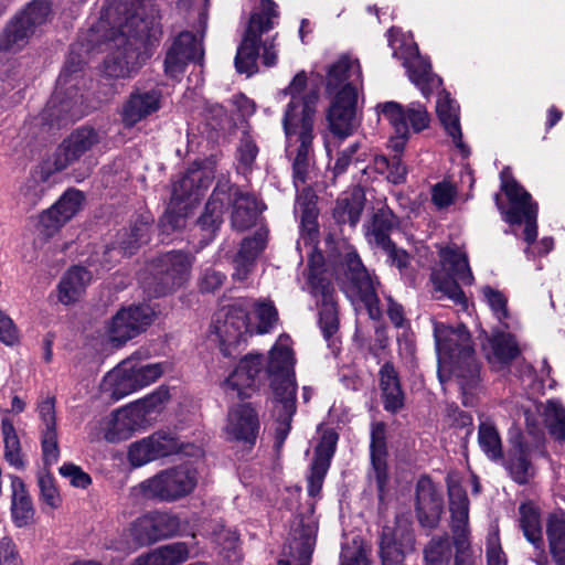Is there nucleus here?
<instances>
[{
    "instance_id": "15",
    "label": "nucleus",
    "mask_w": 565,
    "mask_h": 565,
    "mask_svg": "<svg viewBox=\"0 0 565 565\" xmlns=\"http://www.w3.org/2000/svg\"><path fill=\"white\" fill-rule=\"evenodd\" d=\"M449 510L455 545L454 565H476V557L468 540L469 501L461 484L448 478Z\"/></svg>"
},
{
    "instance_id": "63",
    "label": "nucleus",
    "mask_w": 565,
    "mask_h": 565,
    "mask_svg": "<svg viewBox=\"0 0 565 565\" xmlns=\"http://www.w3.org/2000/svg\"><path fill=\"white\" fill-rule=\"evenodd\" d=\"M258 153L256 143L248 137L241 140L238 147V163L244 171L250 170Z\"/></svg>"
},
{
    "instance_id": "61",
    "label": "nucleus",
    "mask_w": 565,
    "mask_h": 565,
    "mask_svg": "<svg viewBox=\"0 0 565 565\" xmlns=\"http://www.w3.org/2000/svg\"><path fill=\"white\" fill-rule=\"evenodd\" d=\"M62 477L70 480V483L76 488L85 489L92 483V478L79 466L74 463H64L58 469Z\"/></svg>"
},
{
    "instance_id": "4",
    "label": "nucleus",
    "mask_w": 565,
    "mask_h": 565,
    "mask_svg": "<svg viewBox=\"0 0 565 565\" xmlns=\"http://www.w3.org/2000/svg\"><path fill=\"white\" fill-rule=\"evenodd\" d=\"M295 359L289 347V338L280 337L269 352L264 375L270 379L273 388L274 416L276 417L275 447L281 448L287 438L291 419L296 413V390L294 372Z\"/></svg>"
},
{
    "instance_id": "40",
    "label": "nucleus",
    "mask_w": 565,
    "mask_h": 565,
    "mask_svg": "<svg viewBox=\"0 0 565 565\" xmlns=\"http://www.w3.org/2000/svg\"><path fill=\"white\" fill-rule=\"evenodd\" d=\"M55 172L52 162L36 167L20 186V198L25 205L34 206L46 190L50 175Z\"/></svg>"
},
{
    "instance_id": "62",
    "label": "nucleus",
    "mask_w": 565,
    "mask_h": 565,
    "mask_svg": "<svg viewBox=\"0 0 565 565\" xmlns=\"http://www.w3.org/2000/svg\"><path fill=\"white\" fill-rule=\"evenodd\" d=\"M456 193V188L451 183L446 181L437 183L431 191L433 203L438 209H445L454 202Z\"/></svg>"
},
{
    "instance_id": "17",
    "label": "nucleus",
    "mask_w": 565,
    "mask_h": 565,
    "mask_svg": "<svg viewBox=\"0 0 565 565\" xmlns=\"http://www.w3.org/2000/svg\"><path fill=\"white\" fill-rule=\"evenodd\" d=\"M344 280L342 289L347 297L355 302L360 300L372 319L381 317L375 281L363 266L355 252H348L343 260Z\"/></svg>"
},
{
    "instance_id": "43",
    "label": "nucleus",
    "mask_w": 565,
    "mask_h": 565,
    "mask_svg": "<svg viewBox=\"0 0 565 565\" xmlns=\"http://www.w3.org/2000/svg\"><path fill=\"white\" fill-rule=\"evenodd\" d=\"M396 220L390 209H380L372 218L366 231L370 244L377 248L387 247L391 244L390 233L395 227Z\"/></svg>"
},
{
    "instance_id": "57",
    "label": "nucleus",
    "mask_w": 565,
    "mask_h": 565,
    "mask_svg": "<svg viewBox=\"0 0 565 565\" xmlns=\"http://www.w3.org/2000/svg\"><path fill=\"white\" fill-rule=\"evenodd\" d=\"M482 296L493 312L494 317L501 322L504 327L509 328V323L505 322L510 318V313L508 310V299L507 297L499 290L493 289L490 286H484L481 289Z\"/></svg>"
},
{
    "instance_id": "39",
    "label": "nucleus",
    "mask_w": 565,
    "mask_h": 565,
    "mask_svg": "<svg viewBox=\"0 0 565 565\" xmlns=\"http://www.w3.org/2000/svg\"><path fill=\"white\" fill-rule=\"evenodd\" d=\"M436 113L445 130L452 138L455 145L463 151L465 145L461 140L459 106L456 100L451 99L450 95L445 90L438 94Z\"/></svg>"
},
{
    "instance_id": "8",
    "label": "nucleus",
    "mask_w": 565,
    "mask_h": 565,
    "mask_svg": "<svg viewBox=\"0 0 565 565\" xmlns=\"http://www.w3.org/2000/svg\"><path fill=\"white\" fill-rule=\"evenodd\" d=\"M198 486V471L189 463L160 470L134 488L136 495L159 502H177L192 494Z\"/></svg>"
},
{
    "instance_id": "14",
    "label": "nucleus",
    "mask_w": 565,
    "mask_h": 565,
    "mask_svg": "<svg viewBox=\"0 0 565 565\" xmlns=\"http://www.w3.org/2000/svg\"><path fill=\"white\" fill-rule=\"evenodd\" d=\"M180 522L175 515L163 512H151L138 518L130 526L129 532L134 542L111 541L107 547L129 554L138 546L154 543L161 539L177 533Z\"/></svg>"
},
{
    "instance_id": "54",
    "label": "nucleus",
    "mask_w": 565,
    "mask_h": 565,
    "mask_svg": "<svg viewBox=\"0 0 565 565\" xmlns=\"http://www.w3.org/2000/svg\"><path fill=\"white\" fill-rule=\"evenodd\" d=\"M544 420L552 436L565 440V408L555 401H548L544 408Z\"/></svg>"
},
{
    "instance_id": "60",
    "label": "nucleus",
    "mask_w": 565,
    "mask_h": 565,
    "mask_svg": "<svg viewBox=\"0 0 565 565\" xmlns=\"http://www.w3.org/2000/svg\"><path fill=\"white\" fill-rule=\"evenodd\" d=\"M66 222L61 221V216L51 207L40 215L38 231L39 234L47 239L53 236Z\"/></svg>"
},
{
    "instance_id": "22",
    "label": "nucleus",
    "mask_w": 565,
    "mask_h": 565,
    "mask_svg": "<svg viewBox=\"0 0 565 565\" xmlns=\"http://www.w3.org/2000/svg\"><path fill=\"white\" fill-rule=\"evenodd\" d=\"M181 443L171 433L158 430L130 444L127 452L132 467H142L149 462L178 454Z\"/></svg>"
},
{
    "instance_id": "30",
    "label": "nucleus",
    "mask_w": 565,
    "mask_h": 565,
    "mask_svg": "<svg viewBox=\"0 0 565 565\" xmlns=\"http://www.w3.org/2000/svg\"><path fill=\"white\" fill-rule=\"evenodd\" d=\"M362 87V71L356 58L348 55L341 56L334 62L327 75V89L329 93L350 90L358 94Z\"/></svg>"
},
{
    "instance_id": "32",
    "label": "nucleus",
    "mask_w": 565,
    "mask_h": 565,
    "mask_svg": "<svg viewBox=\"0 0 565 565\" xmlns=\"http://www.w3.org/2000/svg\"><path fill=\"white\" fill-rule=\"evenodd\" d=\"M337 440L338 436L335 433L326 431L316 448L310 475L308 477V492L310 495H316L321 490L323 479L330 466V460L335 450Z\"/></svg>"
},
{
    "instance_id": "64",
    "label": "nucleus",
    "mask_w": 565,
    "mask_h": 565,
    "mask_svg": "<svg viewBox=\"0 0 565 565\" xmlns=\"http://www.w3.org/2000/svg\"><path fill=\"white\" fill-rule=\"evenodd\" d=\"M341 565H370V563L364 548L354 544L342 548Z\"/></svg>"
},
{
    "instance_id": "52",
    "label": "nucleus",
    "mask_w": 565,
    "mask_h": 565,
    "mask_svg": "<svg viewBox=\"0 0 565 565\" xmlns=\"http://www.w3.org/2000/svg\"><path fill=\"white\" fill-rule=\"evenodd\" d=\"M440 497L433 481L427 477L420 478L416 486L417 511H437L440 507Z\"/></svg>"
},
{
    "instance_id": "37",
    "label": "nucleus",
    "mask_w": 565,
    "mask_h": 565,
    "mask_svg": "<svg viewBox=\"0 0 565 565\" xmlns=\"http://www.w3.org/2000/svg\"><path fill=\"white\" fill-rule=\"evenodd\" d=\"M414 51L415 54L405 60L404 66L407 68L409 79L427 97L441 85V79L431 72L429 62L417 53L416 47Z\"/></svg>"
},
{
    "instance_id": "46",
    "label": "nucleus",
    "mask_w": 565,
    "mask_h": 565,
    "mask_svg": "<svg viewBox=\"0 0 565 565\" xmlns=\"http://www.w3.org/2000/svg\"><path fill=\"white\" fill-rule=\"evenodd\" d=\"M334 290L323 286L321 289L320 327L327 340H330L338 331L339 322L335 308Z\"/></svg>"
},
{
    "instance_id": "41",
    "label": "nucleus",
    "mask_w": 565,
    "mask_h": 565,
    "mask_svg": "<svg viewBox=\"0 0 565 565\" xmlns=\"http://www.w3.org/2000/svg\"><path fill=\"white\" fill-rule=\"evenodd\" d=\"M386 427L384 423L377 422L371 429V460L380 491L383 490L386 480Z\"/></svg>"
},
{
    "instance_id": "12",
    "label": "nucleus",
    "mask_w": 565,
    "mask_h": 565,
    "mask_svg": "<svg viewBox=\"0 0 565 565\" xmlns=\"http://www.w3.org/2000/svg\"><path fill=\"white\" fill-rule=\"evenodd\" d=\"M249 308V300L238 299L215 315L212 334L218 340L225 356L231 355L232 348L246 341V337L254 333V327L248 322Z\"/></svg>"
},
{
    "instance_id": "44",
    "label": "nucleus",
    "mask_w": 565,
    "mask_h": 565,
    "mask_svg": "<svg viewBox=\"0 0 565 565\" xmlns=\"http://www.w3.org/2000/svg\"><path fill=\"white\" fill-rule=\"evenodd\" d=\"M134 379L137 391L154 383L167 370L164 363H145L138 356L131 355L125 360Z\"/></svg>"
},
{
    "instance_id": "21",
    "label": "nucleus",
    "mask_w": 565,
    "mask_h": 565,
    "mask_svg": "<svg viewBox=\"0 0 565 565\" xmlns=\"http://www.w3.org/2000/svg\"><path fill=\"white\" fill-rule=\"evenodd\" d=\"M81 68L79 62L68 61L64 70L57 78V87L50 99L45 113L53 120H76L83 116V113L77 108L78 96L77 94L66 96L67 87H73V83L77 82L78 71Z\"/></svg>"
},
{
    "instance_id": "35",
    "label": "nucleus",
    "mask_w": 565,
    "mask_h": 565,
    "mask_svg": "<svg viewBox=\"0 0 565 565\" xmlns=\"http://www.w3.org/2000/svg\"><path fill=\"white\" fill-rule=\"evenodd\" d=\"M127 365L124 360L106 373L100 383V392L105 398L117 402L137 392V387Z\"/></svg>"
},
{
    "instance_id": "13",
    "label": "nucleus",
    "mask_w": 565,
    "mask_h": 565,
    "mask_svg": "<svg viewBox=\"0 0 565 565\" xmlns=\"http://www.w3.org/2000/svg\"><path fill=\"white\" fill-rule=\"evenodd\" d=\"M277 18L275 3L271 0H262L258 10L252 14L244 39L237 49L235 66L239 73L252 75L256 72L259 39L274 26Z\"/></svg>"
},
{
    "instance_id": "2",
    "label": "nucleus",
    "mask_w": 565,
    "mask_h": 565,
    "mask_svg": "<svg viewBox=\"0 0 565 565\" xmlns=\"http://www.w3.org/2000/svg\"><path fill=\"white\" fill-rule=\"evenodd\" d=\"M106 12L107 20L114 19L115 25L106 36L105 45L110 54L105 60V73L109 77L125 78L131 76L141 64L143 49L151 38H156L158 25L153 18L145 19L143 7L138 6L134 12L116 10Z\"/></svg>"
},
{
    "instance_id": "48",
    "label": "nucleus",
    "mask_w": 565,
    "mask_h": 565,
    "mask_svg": "<svg viewBox=\"0 0 565 565\" xmlns=\"http://www.w3.org/2000/svg\"><path fill=\"white\" fill-rule=\"evenodd\" d=\"M546 534L555 561L565 565V519L562 515L552 514L547 520Z\"/></svg>"
},
{
    "instance_id": "50",
    "label": "nucleus",
    "mask_w": 565,
    "mask_h": 565,
    "mask_svg": "<svg viewBox=\"0 0 565 565\" xmlns=\"http://www.w3.org/2000/svg\"><path fill=\"white\" fill-rule=\"evenodd\" d=\"M520 524L526 540L534 546L540 547L543 540L537 509L532 504H522L520 507Z\"/></svg>"
},
{
    "instance_id": "27",
    "label": "nucleus",
    "mask_w": 565,
    "mask_h": 565,
    "mask_svg": "<svg viewBox=\"0 0 565 565\" xmlns=\"http://www.w3.org/2000/svg\"><path fill=\"white\" fill-rule=\"evenodd\" d=\"M318 523L312 515L301 518L294 530L288 544L287 559H280L277 565H309L316 545Z\"/></svg>"
},
{
    "instance_id": "55",
    "label": "nucleus",
    "mask_w": 565,
    "mask_h": 565,
    "mask_svg": "<svg viewBox=\"0 0 565 565\" xmlns=\"http://www.w3.org/2000/svg\"><path fill=\"white\" fill-rule=\"evenodd\" d=\"M450 543L446 536L434 537L424 550L425 565H448L450 559Z\"/></svg>"
},
{
    "instance_id": "56",
    "label": "nucleus",
    "mask_w": 565,
    "mask_h": 565,
    "mask_svg": "<svg viewBox=\"0 0 565 565\" xmlns=\"http://www.w3.org/2000/svg\"><path fill=\"white\" fill-rule=\"evenodd\" d=\"M255 308V313L258 319V323L254 327L256 333H267L278 321V312L274 303L269 300H259L257 302H250V307Z\"/></svg>"
},
{
    "instance_id": "9",
    "label": "nucleus",
    "mask_w": 565,
    "mask_h": 565,
    "mask_svg": "<svg viewBox=\"0 0 565 565\" xmlns=\"http://www.w3.org/2000/svg\"><path fill=\"white\" fill-rule=\"evenodd\" d=\"M458 281L471 285L473 276L465 253L444 248L440 250V268L431 273V282L438 298H447L456 305L466 306V297Z\"/></svg>"
},
{
    "instance_id": "5",
    "label": "nucleus",
    "mask_w": 565,
    "mask_h": 565,
    "mask_svg": "<svg viewBox=\"0 0 565 565\" xmlns=\"http://www.w3.org/2000/svg\"><path fill=\"white\" fill-rule=\"evenodd\" d=\"M214 180L211 166H193L172 186V195L168 209L160 220V227L170 234L185 225L189 213L204 196Z\"/></svg>"
},
{
    "instance_id": "58",
    "label": "nucleus",
    "mask_w": 565,
    "mask_h": 565,
    "mask_svg": "<svg viewBox=\"0 0 565 565\" xmlns=\"http://www.w3.org/2000/svg\"><path fill=\"white\" fill-rule=\"evenodd\" d=\"M82 203V193L70 190L51 209L61 216V221L67 222L81 210Z\"/></svg>"
},
{
    "instance_id": "34",
    "label": "nucleus",
    "mask_w": 565,
    "mask_h": 565,
    "mask_svg": "<svg viewBox=\"0 0 565 565\" xmlns=\"http://www.w3.org/2000/svg\"><path fill=\"white\" fill-rule=\"evenodd\" d=\"M488 362L494 369H501L519 355V345L511 333L494 331L482 344Z\"/></svg>"
},
{
    "instance_id": "28",
    "label": "nucleus",
    "mask_w": 565,
    "mask_h": 565,
    "mask_svg": "<svg viewBox=\"0 0 565 565\" xmlns=\"http://www.w3.org/2000/svg\"><path fill=\"white\" fill-rule=\"evenodd\" d=\"M162 106L160 89H135L124 102L120 118L125 127H134L138 122L156 114Z\"/></svg>"
},
{
    "instance_id": "38",
    "label": "nucleus",
    "mask_w": 565,
    "mask_h": 565,
    "mask_svg": "<svg viewBox=\"0 0 565 565\" xmlns=\"http://www.w3.org/2000/svg\"><path fill=\"white\" fill-rule=\"evenodd\" d=\"M11 488V513L13 523L18 527L32 524L34 522L35 509L24 482L21 478L14 477L12 478Z\"/></svg>"
},
{
    "instance_id": "26",
    "label": "nucleus",
    "mask_w": 565,
    "mask_h": 565,
    "mask_svg": "<svg viewBox=\"0 0 565 565\" xmlns=\"http://www.w3.org/2000/svg\"><path fill=\"white\" fill-rule=\"evenodd\" d=\"M203 58L202 40L191 32L180 33L167 52L164 60L166 74L179 78L189 62H200Z\"/></svg>"
},
{
    "instance_id": "1",
    "label": "nucleus",
    "mask_w": 565,
    "mask_h": 565,
    "mask_svg": "<svg viewBox=\"0 0 565 565\" xmlns=\"http://www.w3.org/2000/svg\"><path fill=\"white\" fill-rule=\"evenodd\" d=\"M307 76L298 73L290 85L281 92L290 95L282 125L287 138V150L295 153L292 161L294 184L297 190L305 186L313 169V124L318 95L306 93Z\"/></svg>"
},
{
    "instance_id": "23",
    "label": "nucleus",
    "mask_w": 565,
    "mask_h": 565,
    "mask_svg": "<svg viewBox=\"0 0 565 565\" xmlns=\"http://www.w3.org/2000/svg\"><path fill=\"white\" fill-rule=\"evenodd\" d=\"M415 539L407 520L397 519L393 526L383 527L380 537L382 565H405V554L414 551Z\"/></svg>"
},
{
    "instance_id": "6",
    "label": "nucleus",
    "mask_w": 565,
    "mask_h": 565,
    "mask_svg": "<svg viewBox=\"0 0 565 565\" xmlns=\"http://www.w3.org/2000/svg\"><path fill=\"white\" fill-rule=\"evenodd\" d=\"M159 403V396L150 395L111 412L98 422L89 424L90 439H105L108 443L129 439L135 433L150 425L151 415Z\"/></svg>"
},
{
    "instance_id": "47",
    "label": "nucleus",
    "mask_w": 565,
    "mask_h": 565,
    "mask_svg": "<svg viewBox=\"0 0 565 565\" xmlns=\"http://www.w3.org/2000/svg\"><path fill=\"white\" fill-rule=\"evenodd\" d=\"M1 430L4 444V458L10 466L17 469L24 468V460L19 436L12 422L4 417L1 420Z\"/></svg>"
},
{
    "instance_id": "49",
    "label": "nucleus",
    "mask_w": 565,
    "mask_h": 565,
    "mask_svg": "<svg viewBox=\"0 0 565 565\" xmlns=\"http://www.w3.org/2000/svg\"><path fill=\"white\" fill-rule=\"evenodd\" d=\"M478 443L488 458L495 460L502 457V443L497 427L490 420L479 425Z\"/></svg>"
},
{
    "instance_id": "45",
    "label": "nucleus",
    "mask_w": 565,
    "mask_h": 565,
    "mask_svg": "<svg viewBox=\"0 0 565 565\" xmlns=\"http://www.w3.org/2000/svg\"><path fill=\"white\" fill-rule=\"evenodd\" d=\"M363 211V194L355 190L350 196L340 198L333 210V215L339 223H349L351 226L360 221Z\"/></svg>"
},
{
    "instance_id": "16",
    "label": "nucleus",
    "mask_w": 565,
    "mask_h": 565,
    "mask_svg": "<svg viewBox=\"0 0 565 565\" xmlns=\"http://www.w3.org/2000/svg\"><path fill=\"white\" fill-rule=\"evenodd\" d=\"M376 110L395 130L396 136L391 138V148L395 152H401L404 149L409 136V128L419 132L426 129L430 121L425 106L419 103H411L405 109L396 102H385L379 104Z\"/></svg>"
},
{
    "instance_id": "25",
    "label": "nucleus",
    "mask_w": 565,
    "mask_h": 565,
    "mask_svg": "<svg viewBox=\"0 0 565 565\" xmlns=\"http://www.w3.org/2000/svg\"><path fill=\"white\" fill-rule=\"evenodd\" d=\"M153 316V310L147 305L122 308L110 323V340L118 344L127 342L150 326Z\"/></svg>"
},
{
    "instance_id": "18",
    "label": "nucleus",
    "mask_w": 565,
    "mask_h": 565,
    "mask_svg": "<svg viewBox=\"0 0 565 565\" xmlns=\"http://www.w3.org/2000/svg\"><path fill=\"white\" fill-rule=\"evenodd\" d=\"M358 94L350 90H338L332 98L328 109L327 120L333 136L331 140L326 139L324 147L330 157L332 149L339 146V141L353 135L359 127L356 118Z\"/></svg>"
},
{
    "instance_id": "11",
    "label": "nucleus",
    "mask_w": 565,
    "mask_h": 565,
    "mask_svg": "<svg viewBox=\"0 0 565 565\" xmlns=\"http://www.w3.org/2000/svg\"><path fill=\"white\" fill-rule=\"evenodd\" d=\"M51 15V4L45 0L30 2L7 25L0 36V50L17 52L22 50L46 24Z\"/></svg>"
},
{
    "instance_id": "59",
    "label": "nucleus",
    "mask_w": 565,
    "mask_h": 565,
    "mask_svg": "<svg viewBox=\"0 0 565 565\" xmlns=\"http://www.w3.org/2000/svg\"><path fill=\"white\" fill-rule=\"evenodd\" d=\"M40 499L45 505L55 510L62 504L61 494L55 486L54 478L49 472H41L38 477Z\"/></svg>"
},
{
    "instance_id": "53",
    "label": "nucleus",
    "mask_w": 565,
    "mask_h": 565,
    "mask_svg": "<svg viewBox=\"0 0 565 565\" xmlns=\"http://www.w3.org/2000/svg\"><path fill=\"white\" fill-rule=\"evenodd\" d=\"M507 469L509 470L513 480L520 484L529 482L533 477V469L529 461L526 452L519 448L509 458L507 462Z\"/></svg>"
},
{
    "instance_id": "42",
    "label": "nucleus",
    "mask_w": 565,
    "mask_h": 565,
    "mask_svg": "<svg viewBox=\"0 0 565 565\" xmlns=\"http://www.w3.org/2000/svg\"><path fill=\"white\" fill-rule=\"evenodd\" d=\"M380 385L383 392L384 408L396 413L404 406V394L401 390L397 373L392 364H384L380 371Z\"/></svg>"
},
{
    "instance_id": "29",
    "label": "nucleus",
    "mask_w": 565,
    "mask_h": 565,
    "mask_svg": "<svg viewBox=\"0 0 565 565\" xmlns=\"http://www.w3.org/2000/svg\"><path fill=\"white\" fill-rule=\"evenodd\" d=\"M258 428L255 409L249 404H242L230 409L224 434L227 440L254 443Z\"/></svg>"
},
{
    "instance_id": "24",
    "label": "nucleus",
    "mask_w": 565,
    "mask_h": 565,
    "mask_svg": "<svg viewBox=\"0 0 565 565\" xmlns=\"http://www.w3.org/2000/svg\"><path fill=\"white\" fill-rule=\"evenodd\" d=\"M263 366L264 358L262 355H246L224 381V391L232 397H250L259 383L260 376L264 375Z\"/></svg>"
},
{
    "instance_id": "36",
    "label": "nucleus",
    "mask_w": 565,
    "mask_h": 565,
    "mask_svg": "<svg viewBox=\"0 0 565 565\" xmlns=\"http://www.w3.org/2000/svg\"><path fill=\"white\" fill-rule=\"evenodd\" d=\"M90 281L92 274L87 269L81 266L70 268L57 286L58 301L66 306L76 302Z\"/></svg>"
},
{
    "instance_id": "7",
    "label": "nucleus",
    "mask_w": 565,
    "mask_h": 565,
    "mask_svg": "<svg viewBox=\"0 0 565 565\" xmlns=\"http://www.w3.org/2000/svg\"><path fill=\"white\" fill-rule=\"evenodd\" d=\"M225 204L232 205V226L236 231H245L253 226L263 211V205L255 196L243 193L236 188H228V191H225L217 186L206 203L204 214L200 217L201 226L211 232L218 228L223 222Z\"/></svg>"
},
{
    "instance_id": "3",
    "label": "nucleus",
    "mask_w": 565,
    "mask_h": 565,
    "mask_svg": "<svg viewBox=\"0 0 565 565\" xmlns=\"http://www.w3.org/2000/svg\"><path fill=\"white\" fill-rule=\"evenodd\" d=\"M438 353V375L441 383L454 380L461 392L462 404L473 406L479 392V364L471 345L470 333L463 326L451 328L436 323L434 328Z\"/></svg>"
},
{
    "instance_id": "51",
    "label": "nucleus",
    "mask_w": 565,
    "mask_h": 565,
    "mask_svg": "<svg viewBox=\"0 0 565 565\" xmlns=\"http://www.w3.org/2000/svg\"><path fill=\"white\" fill-rule=\"evenodd\" d=\"M189 547L184 542L163 545L151 552V559L159 565H177L189 558Z\"/></svg>"
},
{
    "instance_id": "20",
    "label": "nucleus",
    "mask_w": 565,
    "mask_h": 565,
    "mask_svg": "<svg viewBox=\"0 0 565 565\" xmlns=\"http://www.w3.org/2000/svg\"><path fill=\"white\" fill-rule=\"evenodd\" d=\"M192 257L183 252H170L152 265L156 296H162L181 287L190 275Z\"/></svg>"
},
{
    "instance_id": "33",
    "label": "nucleus",
    "mask_w": 565,
    "mask_h": 565,
    "mask_svg": "<svg viewBox=\"0 0 565 565\" xmlns=\"http://www.w3.org/2000/svg\"><path fill=\"white\" fill-rule=\"evenodd\" d=\"M267 242V231L258 230L253 237L245 238L241 249L233 260L232 277L235 281L244 282L255 266L257 256L264 250Z\"/></svg>"
},
{
    "instance_id": "31",
    "label": "nucleus",
    "mask_w": 565,
    "mask_h": 565,
    "mask_svg": "<svg viewBox=\"0 0 565 565\" xmlns=\"http://www.w3.org/2000/svg\"><path fill=\"white\" fill-rule=\"evenodd\" d=\"M38 413L41 419L42 458L44 465L50 467L56 463L60 457L54 398L43 399L38 406Z\"/></svg>"
},
{
    "instance_id": "10",
    "label": "nucleus",
    "mask_w": 565,
    "mask_h": 565,
    "mask_svg": "<svg viewBox=\"0 0 565 565\" xmlns=\"http://www.w3.org/2000/svg\"><path fill=\"white\" fill-rule=\"evenodd\" d=\"M500 175L501 189L505 193L510 206L508 209L503 207L498 194L495 195L497 206L505 222L510 224L525 223L524 237L531 244L537 236V205L532 202L531 194L512 178L509 168H504Z\"/></svg>"
},
{
    "instance_id": "19",
    "label": "nucleus",
    "mask_w": 565,
    "mask_h": 565,
    "mask_svg": "<svg viewBox=\"0 0 565 565\" xmlns=\"http://www.w3.org/2000/svg\"><path fill=\"white\" fill-rule=\"evenodd\" d=\"M102 141V135L92 127L72 131L56 148L51 162L54 171H62L71 164L86 161Z\"/></svg>"
}]
</instances>
